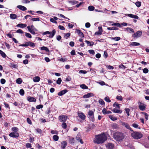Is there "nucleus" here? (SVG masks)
Masks as SVG:
<instances>
[{
	"instance_id": "1",
	"label": "nucleus",
	"mask_w": 149,
	"mask_h": 149,
	"mask_svg": "<svg viewBox=\"0 0 149 149\" xmlns=\"http://www.w3.org/2000/svg\"><path fill=\"white\" fill-rule=\"evenodd\" d=\"M107 139L106 136L104 133H103L96 135L93 140V142L97 144H102L104 143Z\"/></svg>"
},
{
	"instance_id": "2",
	"label": "nucleus",
	"mask_w": 149,
	"mask_h": 149,
	"mask_svg": "<svg viewBox=\"0 0 149 149\" xmlns=\"http://www.w3.org/2000/svg\"><path fill=\"white\" fill-rule=\"evenodd\" d=\"M114 138L117 141H122L124 138L123 134L119 132H116L113 135Z\"/></svg>"
},
{
	"instance_id": "3",
	"label": "nucleus",
	"mask_w": 149,
	"mask_h": 149,
	"mask_svg": "<svg viewBox=\"0 0 149 149\" xmlns=\"http://www.w3.org/2000/svg\"><path fill=\"white\" fill-rule=\"evenodd\" d=\"M132 132L131 133V135L132 137L135 139H139L141 138L143 136V134L141 132H134L133 130Z\"/></svg>"
},
{
	"instance_id": "4",
	"label": "nucleus",
	"mask_w": 149,
	"mask_h": 149,
	"mask_svg": "<svg viewBox=\"0 0 149 149\" xmlns=\"http://www.w3.org/2000/svg\"><path fill=\"white\" fill-rule=\"evenodd\" d=\"M27 29L30 33L33 35L36 34L35 31H37V30L33 25H32L31 26H28L27 27Z\"/></svg>"
},
{
	"instance_id": "5",
	"label": "nucleus",
	"mask_w": 149,
	"mask_h": 149,
	"mask_svg": "<svg viewBox=\"0 0 149 149\" xmlns=\"http://www.w3.org/2000/svg\"><path fill=\"white\" fill-rule=\"evenodd\" d=\"M59 119L60 121L63 123L62 125V127L64 129H65V116L64 115H61L59 116Z\"/></svg>"
},
{
	"instance_id": "6",
	"label": "nucleus",
	"mask_w": 149,
	"mask_h": 149,
	"mask_svg": "<svg viewBox=\"0 0 149 149\" xmlns=\"http://www.w3.org/2000/svg\"><path fill=\"white\" fill-rule=\"evenodd\" d=\"M142 34V32L141 31H139L132 35V37L134 38H137L140 37Z\"/></svg>"
},
{
	"instance_id": "7",
	"label": "nucleus",
	"mask_w": 149,
	"mask_h": 149,
	"mask_svg": "<svg viewBox=\"0 0 149 149\" xmlns=\"http://www.w3.org/2000/svg\"><path fill=\"white\" fill-rule=\"evenodd\" d=\"M78 116L82 120H84L86 118V116L85 114L81 111L78 112Z\"/></svg>"
},
{
	"instance_id": "8",
	"label": "nucleus",
	"mask_w": 149,
	"mask_h": 149,
	"mask_svg": "<svg viewBox=\"0 0 149 149\" xmlns=\"http://www.w3.org/2000/svg\"><path fill=\"white\" fill-rule=\"evenodd\" d=\"M9 136L13 138H17L19 136V134L16 131L10 133L9 134Z\"/></svg>"
},
{
	"instance_id": "9",
	"label": "nucleus",
	"mask_w": 149,
	"mask_h": 149,
	"mask_svg": "<svg viewBox=\"0 0 149 149\" xmlns=\"http://www.w3.org/2000/svg\"><path fill=\"white\" fill-rule=\"evenodd\" d=\"M76 139L77 140L79 141L81 144H83L84 142L81 139V135L79 133L76 137Z\"/></svg>"
},
{
	"instance_id": "10",
	"label": "nucleus",
	"mask_w": 149,
	"mask_h": 149,
	"mask_svg": "<svg viewBox=\"0 0 149 149\" xmlns=\"http://www.w3.org/2000/svg\"><path fill=\"white\" fill-rule=\"evenodd\" d=\"M122 125L125 126L127 129L131 131H133V130L130 127L129 124L125 122L122 123Z\"/></svg>"
},
{
	"instance_id": "11",
	"label": "nucleus",
	"mask_w": 149,
	"mask_h": 149,
	"mask_svg": "<svg viewBox=\"0 0 149 149\" xmlns=\"http://www.w3.org/2000/svg\"><path fill=\"white\" fill-rule=\"evenodd\" d=\"M126 16H128L132 18H134L138 19L139 18L138 16L136 15H134L130 14H125Z\"/></svg>"
},
{
	"instance_id": "12",
	"label": "nucleus",
	"mask_w": 149,
	"mask_h": 149,
	"mask_svg": "<svg viewBox=\"0 0 149 149\" xmlns=\"http://www.w3.org/2000/svg\"><path fill=\"white\" fill-rule=\"evenodd\" d=\"M94 96V94L92 93H87L86 94L84 95L83 97L84 98H89L91 97H93Z\"/></svg>"
},
{
	"instance_id": "13",
	"label": "nucleus",
	"mask_w": 149,
	"mask_h": 149,
	"mask_svg": "<svg viewBox=\"0 0 149 149\" xmlns=\"http://www.w3.org/2000/svg\"><path fill=\"white\" fill-rule=\"evenodd\" d=\"M140 104L139 106V107L140 109L142 111L144 110L146 108V105L144 104H141V103L140 102Z\"/></svg>"
},
{
	"instance_id": "14",
	"label": "nucleus",
	"mask_w": 149,
	"mask_h": 149,
	"mask_svg": "<svg viewBox=\"0 0 149 149\" xmlns=\"http://www.w3.org/2000/svg\"><path fill=\"white\" fill-rule=\"evenodd\" d=\"M76 33H77L79 36L81 38H83L84 37V35L83 34V33L79 30L76 29Z\"/></svg>"
},
{
	"instance_id": "15",
	"label": "nucleus",
	"mask_w": 149,
	"mask_h": 149,
	"mask_svg": "<svg viewBox=\"0 0 149 149\" xmlns=\"http://www.w3.org/2000/svg\"><path fill=\"white\" fill-rule=\"evenodd\" d=\"M98 31L95 33V35H101L102 32V27H98Z\"/></svg>"
},
{
	"instance_id": "16",
	"label": "nucleus",
	"mask_w": 149,
	"mask_h": 149,
	"mask_svg": "<svg viewBox=\"0 0 149 149\" xmlns=\"http://www.w3.org/2000/svg\"><path fill=\"white\" fill-rule=\"evenodd\" d=\"M27 100L29 102H36V99L34 97H31L28 96L27 97Z\"/></svg>"
},
{
	"instance_id": "17",
	"label": "nucleus",
	"mask_w": 149,
	"mask_h": 149,
	"mask_svg": "<svg viewBox=\"0 0 149 149\" xmlns=\"http://www.w3.org/2000/svg\"><path fill=\"white\" fill-rule=\"evenodd\" d=\"M107 148L109 149H113L114 148V145L111 143H108L106 145Z\"/></svg>"
},
{
	"instance_id": "18",
	"label": "nucleus",
	"mask_w": 149,
	"mask_h": 149,
	"mask_svg": "<svg viewBox=\"0 0 149 149\" xmlns=\"http://www.w3.org/2000/svg\"><path fill=\"white\" fill-rule=\"evenodd\" d=\"M67 2L72 5H74L78 3V1L75 0L68 1Z\"/></svg>"
},
{
	"instance_id": "19",
	"label": "nucleus",
	"mask_w": 149,
	"mask_h": 149,
	"mask_svg": "<svg viewBox=\"0 0 149 149\" xmlns=\"http://www.w3.org/2000/svg\"><path fill=\"white\" fill-rule=\"evenodd\" d=\"M17 8L22 11L26 10H27V8L25 7L22 5L17 6Z\"/></svg>"
},
{
	"instance_id": "20",
	"label": "nucleus",
	"mask_w": 149,
	"mask_h": 149,
	"mask_svg": "<svg viewBox=\"0 0 149 149\" xmlns=\"http://www.w3.org/2000/svg\"><path fill=\"white\" fill-rule=\"evenodd\" d=\"M40 80V78L39 77L36 76L33 78V80L35 82H38Z\"/></svg>"
},
{
	"instance_id": "21",
	"label": "nucleus",
	"mask_w": 149,
	"mask_h": 149,
	"mask_svg": "<svg viewBox=\"0 0 149 149\" xmlns=\"http://www.w3.org/2000/svg\"><path fill=\"white\" fill-rule=\"evenodd\" d=\"M56 32V31L55 29L53 30L52 32H50L49 37L50 38H52L55 34Z\"/></svg>"
},
{
	"instance_id": "22",
	"label": "nucleus",
	"mask_w": 149,
	"mask_h": 149,
	"mask_svg": "<svg viewBox=\"0 0 149 149\" xmlns=\"http://www.w3.org/2000/svg\"><path fill=\"white\" fill-rule=\"evenodd\" d=\"M140 45V44L139 43L137 42H131L130 43V46H133V47H135L136 46H138Z\"/></svg>"
},
{
	"instance_id": "23",
	"label": "nucleus",
	"mask_w": 149,
	"mask_h": 149,
	"mask_svg": "<svg viewBox=\"0 0 149 149\" xmlns=\"http://www.w3.org/2000/svg\"><path fill=\"white\" fill-rule=\"evenodd\" d=\"M26 26L27 25L26 24L22 23L19 24L17 25V26L21 28H24L26 27Z\"/></svg>"
},
{
	"instance_id": "24",
	"label": "nucleus",
	"mask_w": 149,
	"mask_h": 149,
	"mask_svg": "<svg viewBox=\"0 0 149 149\" xmlns=\"http://www.w3.org/2000/svg\"><path fill=\"white\" fill-rule=\"evenodd\" d=\"M85 42L88 46H92L94 44V42L92 41L90 42L89 41L86 40Z\"/></svg>"
},
{
	"instance_id": "25",
	"label": "nucleus",
	"mask_w": 149,
	"mask_h": 149,
	"mask_svg": "<svg viewBox=\"0 0 149 149\" xmlns=\"http://www.w3.org/2000/svg\"><path fill=\"white\" fill-rule=\"evenodd\" d=\"M109 118L112 121H114L117 120V118L114 116L113 115H110L109 116Z\"/></svg>"
},
{
	"instance_id": "26",
	"label": "nucleus",
	"mask_w": 149,
	"mask_h": 149,
	"mask_svg": "<svg viewBox=\"0 0 149 149\" xmlns=\"http://www.w3.org/2000/svg\"><path fill=\"white\" fill-rule=\"evenodd\" d=\"M113 112L114 113H121L122 112V111L119 109H117L116 108H114L112 110Z\"/></svg>"
},
{
	"instance_id": "27",
	"label": "nucleus",
	"mask_w": 149,
	"mask_h": 149,
	"mask_svg": "<svg viewBox=\"0 0 149 149\" xmlns=\"http://www.w3.org/2000/svg\"><path fill=\"white\" fill-rule=\"evenodd\" d=\"M120 105H121V104L118 103L117 102H115L113 104V106L114 107H117L119 109L120 108Z\"/></svg>"
},
{
	"instance_id": "28",
	"label": "nucleus",
	"mask_w": 149,
	"mask_h": 149,
	"mask_svg": "<svg viewBox=\"0 0 149 149\" xmlns=\"http://www.w3.org/2000/svg\"><path fill=\"white\" fill-rule=\"evenodd\" d=\"M69 139V142L71 144H73L74 143V138L68 137Z\"/></svg>"
},
{
	"instance_id": "29",
	"label": "nucleus",
	"mask_w": 149,
	"mask_h": 149,
	"mask_svg": "<svg viewBox=\"0 0 149 149\" xmlns=\"http://www.w3.org/2000/svg\"><path fill=\"white\" fill-rule=\"evenodd\" d=\"M125 29L126 30V31L128 32H129V33H130V32H131L132 33L134 32V31L131 28L127 27Z\"/></svg>"
},
{
	"instance_id": "30",
	"label": "nucleus",
	"mask_w": 149,
	"mask_h": 149,
	"mask_svg": "<svg viewBox=\"0 0 149 149\" xmlns=\"http://www.w3.org/2000/svg\"><path fill=\"white\" fill-rule=\"evenodd\" d=\"M10 17L12 19H15L17 17V15L15 14H11L10 15Z\"/></svg>"
},
{
	"instance_id": "31",
	"label": "nucleus",
	"mask_w": 149,
	"mask_h": 149,
	"mask_svg": "<svg viewBox=\"0 0 149 149\" xmlns=\"http://www.w3.org/2000/svg\"><path fill=\"white\" fill-rule=\"evenodd\" d=\"M66 24H67V26L69 29L72 28L73 26H74V25L71 23H66Z\"/></svg>"
},
{
	"instance_id": "32",
	"label": "nucleus",
	"mask_w": 149,
	"mask_h": 149,
	"mask_svg": "<svg viewBox=\"0 0 149 149\" xmlns=\"http://www.w3.org/2000/svg\"><path fill=\"white\" fill-rule=\"evenodd\" d=\"M107 29L109 30H117L118 29V28L116 27L113 26L112 27H107Z\"/></svg>"
},
{
	"instance_id": "33",
	"label": "nucleus",
	"mask_w": 149,
	"mask_h": 149,
	"mask_svg": "<svg viewBox=\"0 0 149 149\" xmlns=\"http://www.w3.org/2000/svg\"><path fill=\"white\" fill-rule=\"evenodd\" d=\"M53 139L54 141H57L58 140L59 137L57 135H54L53 136Z\"/></svg>"
},
{
	"instance_id": "34",
	"label": "nucleus",
	"mask_w": 149,
	"mask_h": 149,
	"mask_svg": "<svg viewBox=\"0 0 149 149\" xmlns=\"http://www.w3.org/2000/svg\"><path fill=\"white\" fill-rule=\"evenodd\" d=\"M65 93V90H63L59 92L58 93V95L59 96H62Z\"/></svg>"
},
{
	"instance_id": "35",
	"label": "nucleus",
	"mask_w": 149,
	"mask_h": 149,
	"mask_svg": "<svg viewBox=\"0 0 149 149\" xmlns=\"http://www.w3.org/2000/svg\"><path fill=\"white\" fill-rule=\"evenodd\" d=\"M41 49L42 50H44L46 52H49V50L48 49V48L45 47L43 46L41 47Z\"/></svg>"
},
{
	"instance_id": "36",
	"label": "nucleus",
	"mask_w": 149,
	"mask_h": 149,
	"mask_svg": "<svg viewBox=\"0 0 149 149\" xmlns=\"http://www.w3.org/2000/svg\"><path fill=\"white\" fill-rule=\"evenodd\" d=\"M88 118H89L90 120L92 122H93L95 121L94 115L92 116H88Z\"/></svg>"
},
{
	"instance_id": "37",
	"label": "nucleus",
	"mask_w": 149,
	"mask_h": 149,
	"mask_svg": "<svg viewBox=\"0 0 149 149\" xmlns=\"http://www.w3.org/2000/svg\"><path fill=\"white\" fill-rule=\"evenodd\" d=\"M88 9L89 11H92L95 10V7L93 6H90L88 7Z\"/></svg>"
},
{
	"instance_id": "38",
	"label": "nucleus",
	"mask_w": 149,
	"mask_h": 149,
	"mask_svg": "<svg viewBox=\"0 0 149 149\" xmlns=\"http://www.w3.org/2000/svg\"><path fill=\"white\" fill-rule=\"evenodd\" d=\"M111 38L112 40H114L116 41H118L120 39V38L119 37H116L114 38L112 37Z\"/></svg>"
},
{
	"instance_id": "39",
	"label": "nucleus",
	"mask_w": 149,
	"mask_h": 149,
	"mask_svg": "<svg viewBox=\"0 0 149 149\" xmlns=\"http://www.w3.org/2000/svg\"><path fill=\"white\" fill-rule=\"evenodd\" d=\"M61 147L63 149H64L65 148V141H63L61 143Z\"/></svg>"
},
{
	"instance_id": "40",
	"label": "nucleus",
	"mask_w": 149,
	"mask_h": 149,
	"mask_svg": "<svg viewBox=\"0 0 149 149\" xmlns=\"http://www.w3.org/2000/svg\"><path fill=\"white\" fill-rule=\"evenodd\" d=\"M0 54L3 58H5L6 55L2 51L0 50Z\"/></svg>"
},
{
	"instance_id": "41",
	"label": "nucleus",
	"mask_w": 149,
	"mask_h": 149,
	"mask_svg": "<svg viewBox=\"0 0 149 149\" xmlns=\"http://www.w3.org/2000/svg\"><path fill=\"white\" fill-rule=\"evenodd\" d=\"M88 116H92L94 115V112L92 111L89 110L88 112Z\"/></svg>"
},
{
	"instance_id": "42",
	"label": "nucleus",
	"mask_w": 149,
	"mask_h": 149,
	"mask_svg": "<svg viewBox=\"0 0 149 149\" xmlns=\"http://www.w3.org/2000/svg\"><path fill=\"white\" fill-rule=\"evenodd\" d=\"M125 110L126 111V113L127 114V115L129 116L130 115V109L128 108H125Z\"/></svg>"
},
{
	"instance_id": "43",
	"label": "nucleus",
	"mask_w": 149,
	"mask_h": 149,
	"mask_svg": "<svg viewBox=\"0 0 149 149\" xmlns=\"http://www.w3.org/2000/svg\"><path fill=\"white\" fill-rule=\"evenodd\" d=\"M99 102L100 104L104 105H105V103L104 101L101 99H100L99 100Z\"/></svg>"
},
{
	"instance_id": "44",
	"label": "nucleus",
	"mask_w": 149,
	"mask_h": 149,
	"mask_svg": "<svg viewBox=\"0 0 149 149\" xmlns=\"http://www.w3.org/2000/svg\"><path fill=\"white\" fill-rule=\"evenodd\" d=\"M80 87L83 89H87L88 88L87 86L83 84L81 85L80 86Z\"/></svg>"
},
{
	"instance_id": "45",
	"label": "nucleus",
	"mask_w": 149,
	"mask_h": 149,
	"mask_svg": "<svg viewBox=\"0 0 149 149\" xmlns=\"http://www.w3.org/2000/svg\"><path fill=\"white\" fill-rule=\"evenodd\" d=\"M112 127L113 129H116L118 128V126L117 124L113 123L112 125Z\"/></svg>"
},
{
	"instance_id": "46",
	"label": "nucleus",
	"mask_w": 149,
	"mask_h": 149,
	"mask_svg": "<svg viewBox=\"0 0 149 149\" xmlns=\"http://www.w3.org/2000/svg\"><path fill=\"white\" fill-rule=\"evenodd\" d=\"M19 46L22 47H28L29 46V42H26L25 44H21Z\"/></svg>"
},
{
	"instance_id": "47",
	"label": "nucleus",
	"mask_w": 149,
	"mask_h": 149,
	"mask_svg": "<svg viewBox=\"0 0 149 149\" xmlns=\"http://www.w3.org/2000/svg\"><path fill=\"white\" fill-rule=\"evenodd\" d=\"M51 133L52 134H58V132L55 130H52Z\"/></svg>"
},
{
	"instance_id": "48",
	"label": "nucleus",
	"mask_w": 149,
	"mask_h": 149,
	"mask_svg": "<svg viewBox=\"0 0 149 149\" xmlns=\"http://www.w3.org/2000/svg\"><path fill=\"white\" fill-rule=\"evenodd\" d=\"M25 36L26 37L29 38H32L31 35L29 33H26V32H25Z\"/></svg>"
},
{
	"instance_id": "49",
	"label": "nucleus",
	"mask_w": 149,
	"mask_h": 149,
	"mask_svg": "<svg viewBox=\"0 0 149 149\" xmlns=\"http://www.w3.org/2000/svg\"><path fill=\"white\" fill-rule=\"evenodd\" d=\"M104 100L106 102H111V100H110L109 97L108 96L105 97Z\"/></svg>"
},
{
	"instance_id": "50",
	"label": "nucleus",
	"mask_w": 149,
	"mask_h": 149,
	"mask_svg": "<svg viewBox=\"0 0 149 149\" xmlns=\"http://www.w3.org/2000/svg\"><path fill=\"white\" fill-rule=\"evenodd\" d=\"M19 93L20 95L22 96L24 95V91L22 89L20 90L19 91Z\"/></svg>"
},
{
	"instance_id": "51",
	"label": "nucleus",
	"mask_w": 149,
	"mask_h": 149,
	"mask_svg": "<svg viewBox=\"0 0 149 149\" xmlns=\"http://www.w3.org/2000/svg\"><path fill=\"white\" fill-rule=\"evenodd\" d=\"M116 99L120 101H122L123 99V97L121 96H117L116 97Z\"/></svg>"
},
{
	"instance_id": "52",
	"label": "nucleus",
	"mask_w": 149,
	"mask_h": 149,
	"mask_svg": "<svg viewBox=\"0 0 149 149\" xmlns=\"http://www.w3.org/2000/svg\"><path fill=\"white\" fill-rule=\"evenodd\" d=\"M31 20L33 21H40V19L38 17L33 18L31 19Z\"/></svg>"
},
{
	"instance_id": "53",
	"label": "nucleus",
	"mask_w": 149,
	"mask_h": 149,
	"mask_svg": "<svg viewBox=\"0 0 149 149\" xmlns=\"http://www.w3.org/2000/svg\"><path fill=\"white\" fill-rule=\"evenodd\" d=\"M16 82L17 84H20L21 83L22 81L21 79L20 78H19L16 80Z\"/></svg>"
},
{
	"instance_id": "54",
	"label": "nucleus",
	"mask_w": 149,
	"mask_h": 149,
	"mask_svg": "<svg viewBox=\"0 0 149 149\" xmlns=\"http://www.w3.org/2000/svg\"><path fill=\"white\" fill-rule=\"evenodd\" d=\"M10 66L14 68H17V65L16 64L13 63H10Z\"/></svg>"
},
{
	"instance_id": "55",
	"label": "nucleus",
	"mask_w": 149,
	"mask_h": 149,
	"mask_svg": "<svg viewBox=\"0 0 149 149\" xmlns=\"http://www.w3.org/2000/svg\"><path fill=\"white\" fill-rule=\"evenodd\" d=\"M97 82L102 86L106 85L105 83L102 81L100 82Z\"/></svg>"
},
{
	"instance_id": "56",
	"label": "nucleus",
	"mask_w": 149,
	"mask_h": 149,
	"mask_svg": "<svg viewBox=\"0 0 149 149\" xmlns=\"http://www.w3.org/2000/svg\"><path fill=\"white\" fill-rule=\"evenodd\" d=\"M61 79L60 78H59L57 80L56 83L58 84H60L61 82Z\"/></svg>"
},
{
	"instance_id": "57",
	"label": "nucleus",
	"mask_w": 149,
	"mask_h": 149,
	"mask_svg": "<svg viewBox=\"0 0 149 149\" xmlns=\"http://www.w3.org/2000/svg\"><path fill=\"white\" fill-rule=\"evenodd\" d=\"M135 4L136 6L138 7H139L141 6V2L139 1H137L135 3Z\"/></svg>"
},
{
	"instance_id": "58",
	"label": "nucleus",
	"mask_w": 149,
	"mask_h": 149,
	"mask_svg": "<svg viewBox=\"0 0 149 149\" xmlns=\"http://www.w3.org/2000/svg\"><path fill=\"white\" fill-rule=\"evenodd\" d=\"M29 46L31 47H34L35 44L33 43L30 41H29Z\"/></svg>"
},
{
	"instance_id": "59",
	"label": "nucleus",
	"mask_w": 149,
	"mask_h": 149,
	"mask_svg": "<svg viewBox=\"0 0 149 149\" xmlns=\"http://www.w3.org/2000/svg\"><path fill=\"white\" fill-rule=\"evenodd\" d=\"M43 107V106L42 105L40 104L37 106L36 108L37 109H40L42 108Z\"/></svg>"
},
{
	"instance_id": "60",
	"label": "nucleus",
	"mask_w": 149,
	"mask_h": 149,
	"mask_svg": "<svg viewBox=\"0 0 149 149\" xmlns=\"http://www.w3.org/2000/svg\"><path fill=\"white\" fill-rule=\"evenodd\" d=\"M106 67L109 70H113L114 68L113 66H111L110 65H107Z\"/></svg>"
},
{
	"instance_id": "61",
	"label": "nucleus",
	"mask_w": 149,
	"mask_h": 149,
	"mask_svg": "<svg viewBox=\"0 0 149 149\" xmlns=\"http://www.w3.org/2000/svg\"><path fill=\"white\" fill-rule=\"evenodd\" d=\"M148 71H149L148 70L147 68H144L143 70V72L144 73H148Z\"/></svg>"
},
{
	"instance_id": "62",
	"label": "nucleus",
	"mask_w": 149,
	"mask_h": 149,
	"mask_svg": "<svg viewBox=\"0 0 149 149\" xmlns=\"http://www.w3.org/2000/svg\"><path fill=\"white\" fill-rule=\"evenodd\" d=\"M107 110L106 109L104 108L102 109V112L105 115L107 114Z\"/></svg>"
},
{
	"instance_id": "63",
	"label": "nucleus",
	"mask_w": 149,
	"mask_h": 149,
	"mask_svg": "<svg viewBox=\"0 0 149 149\" xmlns=\"http://www.w3.org/2000/svg\"><path fill=\"white\" fill-rule=\"evenodd\" d=\"M132 126L134 127L137 128H138L139 125L136 123H134L132 124Z\"/></svg>"
},
{
	"instance_id": "64",
	"label": "nucleus",
	"mask_w": 149,
	"mask_h": 149,
	"mask_svg": "<svg viewBox=\"0 0 149 149\" xmlns=\"http://www.w3.org/2000/svg\"><path fill=\"white\" fill-rule=\"evenodd\" d=\"M88 51L90 54L93 55L95 54V52L93 50H89Z\"/></svg>"
}]
</instances>
